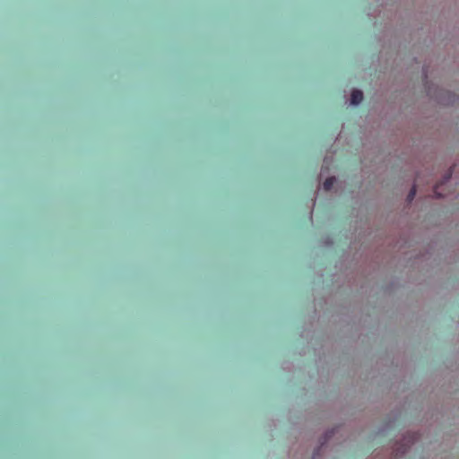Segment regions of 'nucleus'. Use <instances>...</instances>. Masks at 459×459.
<instances>
[{
  "label": "nucleus",
  "instance_id": "1",
  "mask_svg": "<svg viewBox=\"0 0 459 459\" xmlns=\"http://www.w3.org/2000/svg\"><path fill=\"white\" fill-rule=\"evenodd\" d=\"M451 176H452V171H449L444 178V181L439 183V184H437L435 188H434V194L437 197H441L443 196L444 195L439 191V189L442 187L443 185H445L446 182L449 181V179L451 178Z\"/></svg>",
  "mask_w": 459,
  "mask_h": 459
},
{
  "label": "nucleus",
  "instance_id": "2",
  "mask_svg": "<svg viewBox=\"0 0 459 459\" xmlns=\"http://www.w3.org/2000/svg\"><path fill=\"white\" fill-rule=\"evenodd\" d=\"M363 100V93L359 90H353L351 96V101L353 105L359 104Z\"/></svg>",
  "mask_w": 459,
  "mask_h": 459
},
{
  "label": "nucleus",
  "instance_id": "3",
  "mask_svg": "<svg viewBox=\"0 0 459 459\" xmlns=\"http://www.w3.org/2000/svg\"><path fill=\"white\" fill-rule=\"evenodd\" d=\"M334 183H335L334 177H330V178H326L325 181L324 182V189L325 191L331 190Z\"/></svg>",
  "mask_w": 459,
  "mask_h": 459
},
{
  "label": "nucleus",
  "instance_id": "4",
  "mask_svg": "<svg viewBox=\"0 0 459 459\" xmlns=\"http://www.w3.org/2000/svg\"><path fill=\"white\" fill-rule=\"evenodd\" d=\"M416 192H417L416 186H413L408 194V196H407L408 202H411L414 199Z\"/></svg>",
  "mask_w": 459,
  "mask_h": 459
}]
</instances>
